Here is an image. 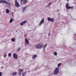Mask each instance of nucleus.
Wrapping results in <instances>:
<instances>
[{
	"label": "nucleus",
	"mask_w": 76,
	"mask_h": 76,
	"mask_svg": "<svg viewBox=\"0 0 76 76\" xmlns=\"http://www.w3.org/2000/svg\"><path fill=\"white\" fill-rule=\"evenodd\" d=\"M59 72V68L58 67H57L55 69L54 71V74L56 75H57L58 73Z\"/></svg>",
	"instance_id": "f03ea898"
},
{
	"label": "nucleus",
	"mask_w": 76,
	"mask_h": 76,
	"mask_svg": "<svg viewBox=\"0 0 76 76\" xmlns=\"http://www.w3.org/2000/svg\"><path fill=\"white\" fill-rule=\"evenodd\" d=\"M23 71V69H20L18 70V72L19 73H22V72Z\"/></svg>",
	"instance_id": "f3484780"
},
{
	"label": "nucleus",
	"mask_w": 76,
	"mask_h": 76,
	"mask_svg": "<svg viewBox=\"0 0 76 76\" xmlns=\"http://www.w3.org/2000/svg\"><path fill=\"white\" fill-rule=\"evenodd\" d=\"M26 21H23V22L21 23H20V25H21V26L24 25L25 24V23H26Z\"/></svg>",
	"instance_id": "1a4fd4ad"
},
{
	"label": "nucleus",
	"mask_w": 76,
	"mask_h": 76,
	"mask_svg": "<svg viewBox=\"0 0 76 76\" xmlns=\"http://www.w3.org/2000/svg\"><path fill=\"white\" fill-rule=\"evenodd\" d=\"M44 46V45L42 44V43H40L37 44L36 46V48H39V49H40L42 47Z\"/></svg>",
	"instance_id": "f257e3e1"
},
{
	"label": "nucleus",
	"mask_w": 76,
	"mask_h": 76,
	"mask_svg": "<svg viewBox=\"0 0 76 76\" xmlns=\"http://www.w3.org/2000/svg\"><path fill=\"white\" fill-rule=\"evenodd\" d=\"M20 49V48H19L17 49V51H19Z\"/></svg>",
	"instance_id": "393cba45"
},
{
	"label": "nucleus",
	"mask_w": 76,
	"mask_h": 76,
	"mask_svg": "<svg viewBox=\"0 0 76 76\" xmlns=\"http://www.w3.org/2000/svg\"><path fill=\"white\" fill-rule=\"evenodd\" d=\"M26 73H27L26 72H25L22 74V76H24V75H26Z\"/></svg>",
	"instance_id": "aec40b11"
},
{
	"label": "nucleus",
	"mask_w": 76,
	"mask_h": 76,
	"mask_svg": "<svg viewBox=\"0 0 76 76\" xmlns=\"http://www.w3.org/2000/svg\"><path fill=\"white\" fill-rule=\"evenodd\" d=\"M44 22V18H43L41 20V21L40 23H39V26H41L43 23Z\"/></svg>",
	"instance_id": "6e6552de"
},
{
	"label": "nucleus",
	"mask_w": 76,
	"mask_h": 76,
	"mask_svg": "<svg viewBox=\"0 0 76 76\" xmlns=\"http://www.w3.org/2000/svg\"><path fill=\"white\" fill-rule=\"evenodd\" d=\"M16 74H17V72H15L12 73V76H15V75H16Z\"/></svg>",
	"instance_id": "f8f14e48"
},
{
	"label": "nucleus",
	"mask_w": 76,
	"mask_h": 76,
	"mask_svg": "<svg viewBox=\"0 0 76 76\" xmlns=\"http://www.w3.org/2000/svg\"><path fill=\"white\" fill-rule=\"evenodd\" d=\"M67 1H69V0H66Z\"/></svg>",
	"instance_id": "2f4dec72"
},
{
	"label": "nucleus",
	"mask_w": 76,
	"mask_h": 76,
	"mask_svg": "<svg viewBox=\"0 0 76 76\" xmlns=\"http://www.w3.org/2000/svg\"><path fill=\"white\" fill-rule=\"evenodd\" d=\"M15 40H15V38L11 39V41H12V42H14V41H15Z\"/></svg>",
	"instance_id": "6ab92c4d"
},
{
	"label": "nucleus",
	"mask_w": 76,
	"mask_h": 76,
	"mask_svg": "<svg viewBox=\"0 0 76 76\" xmlns=\"http://www.w3.org/2000/svg\"><path fill=\"white\" fill-rule=\"evenodd\" d=\"M54 54L55 56H57V53L56 52H55L54 53Z\"/></svg>",
	"instance_id": "412c9836"
},
{
	"label": "nucleus",
	"mask_w": 76,
	"mask_h": 76,
	"mask_svg": "<svg viewBox=\"0 0 76 76\" xmlns=\"http://www.w3.org/2000/svg\"><path fill=\"white\" fill-rule=\"evenodd\" d=\"M37 55H34L32 56V59H34V58H37Z\"/></svg>",
	"instance_id": "9d476101"
},
{
	"label": "nucleus",
	"mask_w": 76,
	"mask_h": 76,
	"mask_svg": "<svg viewBox=\"0 0 76 76\" xmlns=\"http://www.w3.org/2000/svg\"><path fill=\"white\" fill-rule=\"evenodd\" d=\"M25 42L27 44H29V41L27 38L25 39Z\"/></svg>",
	"instance_id": "9b49d317"
},
{
	"label": "nucleus",
	"mask_w": 76,
	"mask_h": 76,
	"mask_svg": "<svg viewBox=\"0 0 76 76\" xmlns=\"http://www.w3.org/2000/svg\"><path fill=\"white\" fill-rule=\"evenodd\" d=\"M16 32H17V31L16 30Z\"/></svg>",
	"instance_id": "473e14b6"
},
{
	"label": "nucleus",
	"mask_w": 76,
	"mask_h": 76,
	"mask_svg": "<svg viewBox=\"0 0 76 76\" xmlns=\"http://www.w3.org/2000/svg\"><path fill=\"white\" fill-rule=\"evenodd\" d=\"M48 21H50V22H54V19L53 18H48Z\"/></svg>",
	"instance_id": "0eeeda50"
},
{
	"label": "nucleus",
	"mask_w": 76,
	"mask_h": 76,
	"mask_svg": "<svg viewBox=\"0 0 76 76\" xmlns=\"http://www.w3.org/2000/svg\"><path fill=\"white\" fill-rule=\"evenodd\" d=\"M27 7H28V6H26V7H24V8L23 10V12H24V11H25V9H26Z\"/></svg>",
	"instance_id": "a211bd4d"
},
{
	"label": "nucleus",
	"mask_w": 76,
	"mask_h": 76,
	"mask_svg": "<svg viewBox=\"0 0 76 76\" xmlns=\"http://www.w3.org/2000/svg\"><path fill=\"white\" fill-rule=\"evenodd\" d=\"M60 64L59 63L58 64V66L60 67Z\"/></svg>",
	"instance_id": "bb28decb"
},
{
	"label": "nucleus",
	"mask_w": 76,
	"mask_h": 76,
	"mask_svg": "<svg viewBox=\"0 0 76 76\" xmlns=\"http://www.w3.org/2000/svg\"><path fill=\"white\" fill-rule=\"evenodd\" d=\"M50 34H49L48 36H50Z\"/></svg>",
	"instance_id": "c756f323"
},
{
	"label": "nucleus",
	"mask_w": 76,
	"mask_h": 76,
	"mask_svg": "<svg viewBox=\"0 0 76 76\" xmlns=\"http://www.w3.org/2000/svg\"><path fill=\"white\" fill-rule=\"evenodd\" d=\"M4 1H5L4 3V4H11L10 3H8V2H7V1L4 0Z\"/></svg>",
	"instance_id": "dca6fc26"
},
{
	"label": "nucleus",
	"mask_w": 76,
	"mask_h": 76,
	"mask_svg": "<svg viewBox=\"0 0 76 76\" xmlns=\"http://www.w3.org/2000/svg\"><path fill=\"white\" fill-rule=\"evenodd\" d=\"M6 12L7 13H9L10 12L9 11V10L7 9L6 10Z\"/></svg>",
	"instance_id": "ddd939ff"
},
{
	"label": "nucleus",
	"mask_w": 76,
	"mask_h": 76,
	"mask_svg": "<svg viewBox=\"0 0 76 76\" xmlns=\"http://www.w3.org/2000/svg\"><path fill=\"white\" fill-rule=\"evenodd\" d=\"M21 3H22L23 4H26L28 1L27 0H20Z\"/></svg>",
	"instance_id": "39448f33"
},
{
	"label": "nucleus",
	"mask_w": 76,
	"mask_h": 76,
	"mask_svg": "<svg viewBox=\"0 0 76 76\" xmlns=\"http://www.w3.org/2000/svg\"><path fill=\"white\" fill-rule=\"evenodd\" d=\"M44 51H45V48H44Z\"/></svg>",
	"instance_id": "7c9ffc66"
},
{
	"label": "nucleus",
	"mask_w": 76,
	"mask_h": 76,
	"mask_svg": "<svg viewBox=\"0 0 76 76\" xmlns=\"http://www.w3.org/2000/svg\"><path fill=\"white\" fill-rule=\"evenodd\" d=\"M47 44H46L45 45L44 47V48H45L46 47H47Z\"/></svg>",
	"instance_id": "4be33fe9"
},
{
	"label": "nucleus",
	"mask_w": 76,
	"mask_h": 76,
	"mask_svg": "<svg viewBox=\"0 0 76 76\" xmlns=\"http://www.w3.org/2000/svg\"><path fill=\"white\" fill-rule=\"evenodd\" d=\"M13 21H14V19L13 18H12L10 19V23H12Z\"/></svg>",
	"instance_id": "4468645a"
},
{
	"label": "nucleus",
	"mask_w": 76,
	"mask_h": 76,
	"mask_svg": "<svg viewBox=\"0 0 76 76\" xmlns=\"http://www.w3.org/2000/svg\"><path fill=\"white\" fill-rule=\"evenodd\" d=\"M15 6L16 7H19V6H20V5H19V4L18 3V2L17 0H15Z\"/></svg>",
	"instance_id": "20e7f679"
},
{
	"label": "nucleus",
	"mask_w": 76,
	"mask_h": 76,
	"mask_svg": "<svg viewBox=\"0 0 76 76\" xmlns=\"http://www.w3.org/2000/svg\"><path fill=\"white\" fill-rule=\"evenodd\" d=\"M13 56L14 59H18V56H17L16 53H14L13 54Z\"/></svg>",
	"instance_id": "423d86ee"
},
{
	"label": "nucleus",
	"mask_w": 76,
	"mask_h": 76,
	"mask_svg": "<svg viewBox=\"0 0 76 76\" xmlns=\"http://www.w3.org/2000/svg\"><path fill=\"white\" fill-rule=\"evenodd\" d=\"M19 75H20L21 76V73L19 72Z\"/></svg>",
	"instance_id": "c85d7f7f"
},
{
	"label": "nucleus",
	"mask_w": 76,
	"mask_h": 76,
	"mask_svg": "<svg viewBox=\"0 0 76 76\" xmlns=\"http://www.w3.org/2000/svg\"><path fill=\"white\" fill-rule=\"evenodd\" d=\"M51 2H50V3H49V4H48V7H49L50 5H51Z\"/></svg>",
	"instance_id": "5701e85b"
},
{
	"label": "nucleus",
	"mask_w": 76,
	"mask_h": 76,
	"mask_svg": "<svg viewBox=\"0 0 76 76\" xmlns=\"http://www.w3.org/2000/svg\"><path fill=\"white\" fill-rule=\"evenodd\" d=\"M66 8L67 9H68V10L70 9H71L72 10L74 8L73 7L69 6V3H67L66 4Z\"/></svg>",
	"instance_id": "7ed1b4c3"
},
{
	"label": "nucleus",
	"mask_w": 76,
	"mask_h": 76,
	"mask_svg": "<svg viewBox=\"0 0 76 76\" xmlns=\"http://www.w3.org/2000/svg\"><path fill=\"white\" fill-rule=\"evenodd\" d=\"M8 57H11V53H10L8 54Z\"/></svg>",
	"instance_id": "a878e982"
},
{
	"label": "nucleus",
	"mask_w": 76,
	"mask_h": 76,
	"mask_svg": "<svg viewBox=\"0 0 76 76\" xmlns=\"http://www.w3.org/2000/svg\"><path fill=\"white\" fill-rule=\"evenodd\" d=\"M6 56H7V55H6V54H5L4 55V57L5 58V57H6Z\"/></svg>",
	"instance_id": "b1692460"
},
{
	"label": "nucleus",
	"mask_w": 76,
	"mask_h": 76,
	"mask_svg": "<svg viewBox=\"0 0 76 76\" xmlns=\"http://www.w3.org/2000/svg\"><path fill=\"white\" fill-rule=\"evenodd\" d=\"M1 75H2V72H0V76H1Z\"/></svg>",
	"instance_id": "cd10ccee"
},
{
	"label": "nucleus",
	"mask_w": 76,
	"mask_h": 76,
	"mask_svg": "<svg viewBox=\"0 0 76 76\" xmlns=\"http://www.w3.org/2000/svg\"><path fill=\"white\" fill-rule=\"evenodd\" d=\"M5 3V1L4 0H0V3Z\"/></svg>",
	"instance_id": "2eb2a0df"
}]
</instances>
